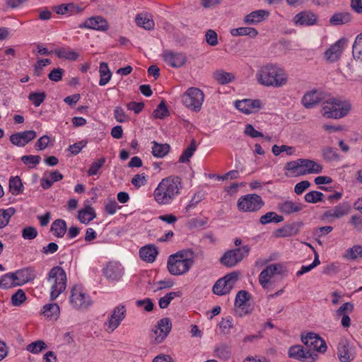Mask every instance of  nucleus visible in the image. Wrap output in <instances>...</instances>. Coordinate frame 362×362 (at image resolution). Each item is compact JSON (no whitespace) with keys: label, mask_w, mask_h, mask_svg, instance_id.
Segmentation results:
<instances>
[{"label":"nucleus","mask_w":362,"mask_h":362,"mask_svg":"<svg viewBox=\"0 0 362 362\" xmlns=\"http://www.w3.org/2000/svg\"><path fill=\"white\" fill-rule=\"evenodd\" d=\"M258 83L266 87L280 88L288 82V74L279 65L267 64L259 68L255 74Z\"/></svg>","instance_id":"nucleus-1"},{"label":"nucleus","mask_w":362,"mask_h":362,"mask_svg":"<svg viewBox=\"0 0 362 362\" xmlns=\"http://www.w3.org/2000/svg\"><path fill=\"white\" fill-rule=\"evenodd\" d=\"M181 178L170 176L163 179L153 192L155 201L160 205L170 204L180 193Z\"/></svg>","instance_id":"nucleus-2"},{"label":"nucleus","mask_w":362,"mask_h":362,"mask_svg":"<svg viewBox=\"0 0 362 362\" xmlns=\"http://www.w3.org/2000/svg\"><path fill=\"white\" fill-rule=\"evenodd\" d=\"M193 255V252L189 250H182L170 255L167 263L170 274L180 276L187 273L194 264Z\"/></svg>","instance_id":"nucleus-3"},{"label":"nucleus","mask_w":362,"mask_h":362,"mask_svg":"<svg viewBox=\"0 0 362 362\" xmlns=\"http://www.w3.org/2000/svg\"><path fill=\"white\" fill-rule=\"evenodd\" d=\"M351 109V105L349 102L331 98L322 102L321 114L327 119H338L346 116Z\"/></svg>","instance_id":"nucleus-4"},{"label":"nucleus","mask_w":362,"mask_h":362,"mask_svg":"<svg viewBox=\"0 0 362 362\" xmlns=\"http://www.w3.org/2000/svg\"><path fill=\"white\" fill-rule=\"evenodd\" d=\"M66 274L61 267H53L48 274L47 284L50 289V299L55 300L66 288Z\"/></svg>","instance_id":"nucleus-5"},{"label":"nucleus","mask_w":362,"mask_h":362,"mask_svg":"<svg viewBox=\"0 0 362 362\" xmlns=\"http://www.w3.org/2000/svg\"><path fill=\"white\" fill-rule=\"evenodd\" d=\"M285 169L296 176H303L308 174H318L322 170V166L315 160L299 158L286 163Z\"/></svg>","instance_id":"nucleus-6"},{"label":"nucleus","mask_w":362,"mask_h":362,"mask_svg":"<svg viewBox=\"0 0 362 362\" xmlns=\"http://www.w3.org/2000/svg\"><path fill=\"white\" fill-rule=\"evenodd\" d=\"M204 100L203 92L198 88L191 87L182 95L184 105L194 112H199Z\"/></svg>","instance_id":"nucleus-7"},{"label":"nucleus","mask_w":362,"mask_h":362,"mask_svg":"<svg viewBox=\"0 0 362 362\" xmlns=\"http://www.w3.org/2000/svg\"><path fill=\"white\" fill-rule=\"evenodd\" d=\"M250 250V247L248 245L228 250L223 255L220 261L222 264L232 267L242 261L243 259L249 254Z\"/></svg>","instance_id":"nucleus-8"},{"label":"nucleus","mask_w":362,"mask_h":362,"mask_svg":"<svg viewBox=\"0 0 362 362\" xmlns=\"http://www.w3.org/2000/svg\"><path fill=\"white\" fill-rule=\"evenodd\" d=\"M264 204L262 197L256 194L243 196L238 201L240 211L254 212L260 209Z\"/></svg>","instance_id":"nucleus-9"},{"label":"nucleus","mask_w":362,"mask_h":362,"mask_svg":"<svg viewBox=\"0 0 362 362\" xmlns=\"http://www.w3.org/2000/svg\"><path fill=\"white\" fill-rule=\"evenodd\" d=\"M238 273L233 272L216 281L213 286V292L218 296L229 293L238 280Z\"/></svg>","instance_id":"nucleus-10"},{"label":"nucleus","mask_w":362,"mask_h":362,"mask_svg":"<svg viewBox=\"0 0 362 362\" xmlns=\"http://www.w3.org/2000/svg\"><path fill=\"white\" fill-rule=\"evenodd\" d=\"M70 303L77 310L87 309L91 305L90 297L81 286H74L71 291Z\"/></svg>","instance_id":"nucleus-11"},{"label":"nucleus","mask_w":362,"mask_h":362,"mask_svg":"<svg viewBox=\"0 0 362 362\" xmlns=\"http://www.w3.org/2000/svg\"><path fill=\"white\" fill-rule=\"evenodd\" d=\"M303 343L310 351H316L324 353L327 350L325 341L317 334L309 332L305 336H301Z\"/></svg>","instance_id":"nucleus-12"},{"label":"nucleus","mask_w":362,"mask_h":362,"mask_svg":"<svg viewBox=\"0 0 362 362\" xmlns=\"http://www.w3.org/2000/svg\"><path fill=\"white\" fill-rule=\"evenodd\" d=\"M125 316L126 308L124 305H121L115 307L107 321L105 323L106 330L108 332H113L118 327L120 322L124 319Z\"/></svg>","instance_id":"nucleus-13"},{"label":"nucleus","mask_w":362,"mask_h":362,"mask_svg":"<svg viewBox=\"0 0 362 362\" xmlns=\"http://www.w3.org/2000/svg\"><path fill=\"white\" fill-rule=\"evenodd\" d=\"M172 328V323L169 318H163L158 322L156 329L153 330L151 339L156 344L161 343L168 335Z\"/></svg>","instance_id":"nucleus-14"},{"label":"nucleus","mask_w":362,"mask_h":362,"mask_svg":"<svg viewBox=\"0 0 362 362\" xmlns=\"http://www.w3.org/2000/svg\"><path fill=\"white\" fill-rule=\"evenodd\" d=\"M283 269V265L281 264H272L267 266L261 272L259 275V282L260 285L267 288L272 277L277 274H281Z\"/></svg>","instance_id":"nucleus-15"},{"label":"nucleus","mask_w":362,"mask_h":362,"mask_svg":"<svg viewBox=\"0 0 362 362\" xmlns=\"http://www.w3.org/2000/svg\"><path fill=\"white\" fill-rule=\"evenodd\" d=\"M337 355L341 362H351L355 357V352L349 341L342 339L337 346Z\"/></svg>","instance_id":"nucleus-16"},{"label":"nucleus","mask_w":362,"mask_h":362,"mask_svg":"<svg viewBox=\"0 0 362 362\" xmlns=\"http://www.w3.org/2000/svg\"><path fill=\"white\" fill-rule=\"evenodd\" d=\"M16 285L23 286L28 282L33 281L36 278V272L32 267H25L13 272Z\"/></svg>","instance_id":"nucleus-17"},{"label":"nucleus","mask_w":362,"mask_h":362,"mask_svg":"<svg viewBox=\"0 0 362 362\" xmlns=\"http://www.w3.org/2000/svg\"><path fill=\"white\" fill-rule=\"evenodd\" d=\"M36 132L33 130L24 131L11 134V142L17 146H25L36 137Z\"/></svg>","instance_id":"nucleus-18"},{"label":"nucleus","mask_w":362,"mask_h":362,"mask_svg":"<svg viewBox=\"0 0 362 362\" xmlns=\"http://www.w3.org/2000/svg\"><path fill=\"white\" fill-rule=\"evenodd\" d=\"M235 107L245 114H252L262 107V102L257 99H244L235 102Z\"/></svg>","instance_id":"nucleus-19"},{"label":"nucleus","mask_w":362,"mask_h":362,"mask_svg":"<svg viewBox=\"0 0 362 362\" xmlns=\"http://www.w3.org/2000/svg\"><path fill=\"white\" fill-rule=\"evenodd\" d=\"M346 42L345 38H341L326 50L325 53L326 59L329 62L337 61L342 54Z\"/></svg>","instance_id":"nucleus-20"},{"label":"nucleus","mask_w":362,"mask_h":362,"mask_svg":"<svg viewBox=\"0 0 362 362\" xmlns=\"http://www.w3.org/2000/svg\"><path fill=\"white\" fill-rule=\"evenodd\" d=\"M163 60L172 67L178 68L183 66L187 61L185 55L182 53L165 51L163 54Z\"/></svg>","instance_id":"nucleus-21"},{"label":"nucleus","mask_w":362,"mask_h":362,"mask_svg":"<svg viewBox=\"0 0 362 362\" xmlns=\"http://www.w3.org/2000/svg\"><path fill=\"white\" fill-rule=\"evenodd\" d=\"M80 28H89L100 31H105L108 28V23L105 19L100 16H93L87 19L78 26Z\"/></svg>","instance_id":"nucleus-22"},{"label":"nucleus","mask_w":362,"mask_h":362,"mask_svg":"<svg viewBox=\"0 0 362 362\" xmlns=\"http://www.w3.org/2000/svg\"><path fill=\"white\" fill-rule=\"evenodd\" d=\"M317 16L313 12L305 11L296 14L293 21L296 25H313L317 23Z\"/></svg>","instance_id":"nucleus-23"},{"label":"nucleus","mask_w":362,"mask_h":362,"mask_svg":"<svg viewBox=\"0 0 362 362\" xmlns=\"http://www.w3.org/2000/svg\"><path fill=\"white\" fill-rule=\"evenodd\" d=\"M288 356L291 358L298 359L299 361H305L308 358L315 359L313 352L310 350L305 349L300 345L291 346L288 350Z\"/></svg>","instance_id":"nucleus-24"},{"label":"nucleus","mask_w":362,"mask_h":362,"mask_svg":"<svg viewBox=\"0 0 362 362\" xmlns=\"http://www.w3.org/2000/svg\"><path fill=\"white\" fill-rule=\"evenodd\" d=\"M351 209V208L349 203L343 202L334 207L332 210L325 211L324 216L327 218H339L349 214Z\"/></svg>","instance_id":"nucleus-25"},{"label":"nucleus","mask_w":362,"mask_h":362,"mask_svg":"<svg viewBox=\"0 0 362 362\" xmlns=\"http://www.w3.org/2000/svg\"><path fill=\"white\" fill-rule=\"evenodd\" d=\"M298 223H292L286 224L282 228L276 230L274 232V236L276 238H286L296 235L300 230Z\"/></svg>","instance_id":"nucleus-26"},{"label":"nucleus","mask_w":362,"mask_h":362,"mask_svg":"<svg viewBox=\"0 0 362 362\" xmlns=\"http://www.w3.org/2000/svg\"><path fill=\"white\" fill-rule=\"evenodd\" d=\"M322 100V93L315 90L304 95L302 98V103L305 107L311 108L318 104Z\"/></svg>","instance_id":"nucleus-27"},{"label":"nucleus","mask_w":362,"mask_h":362,"mask_svg":"<svg viewBox=\"0 0 362 362\" xmlns=\"http://www.w3.org/2000/svg\"><path fill=\"white\" fill-rule=\"evenodd\" d=\"M269 15L266 10H257L245 16L244 21L246 24H256L263 21Z\"/></svg>","instance_id":"nucleus-28"},{"label":"nucleus","mask_w":362,"mask_h":362,"mask_svg":"<svg viewBox=\"0 0 362 362\" xmlns=\"http://www.w3.org/2000/svg\"><path fill=\"white\" fill-rule=\"evenodd\" d=\"M352 21V16L350 13L344 11L334 13L329 18L331 25H341L350 23Z\"/></svg>","instance_id":"nucleus-29"},{"label":"nucleus","mask_w":362,"mask_h":362,"mask_svg":"<svg viewBox=\"0 0 362 362\" xmlns=\"http://www.w3.org/2000/svg\"><path fill=\"white\" fill-rule=\"evenodd\" d=\"M103 274L109 279L118 280L122 276V269L117 263L110 262L104 268Z\"/></svg>","instance_id":"nucleus-30"},{"label":"nucleus","mask_w":362,"mask_h":362,"mask_svg":"<svg viewBox=\"0 0 362 362\" xmlns=\"http://www.w3.org/2000/svg\"><path fill=\"white\" fill-rule=\"evenodd\" d=\"M278 209L281 212L285 214H291L301 211L303 209V205L298 202L285 201L279 204Z\"/></svg>","instance_id":"nucleus-31"},{"label":"nucleus","mask_w":362,"mask_h":362,"mask_svg":"<svg viewBox=\"0 0 362 362\" xmlns=\"http://www.w3.org/2000/svg\"><path fill=\"white\" fill-rule=\"evenodd\" d=\"M158 250L153 245L142 247L139 250L140 257L145 262L152 263L155 261Z\"/></svg>","instance_id":"nucleus-32"},{"label":"nucleus","mask_w":362,"mask_h":362,"mask_svg":"<svg viewBox=\"0 0 362 362\" xmlns=\"http://www.w3.org/2000/svg\"><path fill=\"white\" fill-rule=\"evenodd\" d=\"M136 23L138 26L142 27L146 30H151L154 27V21L150 14L139 13L135 18Z\"/></svg>","instance_id":"nucleus-33"},{"label":"nucleus","mask_w":362,"mask_h":362,"mask_svg":"<svg viewBox=\"0 0 362 362\" xmlns=\"http://www.w3.org/2000/svg\"><path fill=\"white\" fill-rule=\"evenodd\" d=\"M96 217V213L93 208L90 206H86L84 209L78 211V218L84 224H88L90 221Z\"/></svg>","instance_id":"nucleus-34"},{"label":"nucleus","mask_w":362,"mask_h":362,"mask_svg":"<svg viewBox=\"0 0 362 362\" xmlns=\"http://www.w3.org/2000/svg\"><path fill=\"white\" fill-rule=\"evenodd\" d=\"M67 230L66 223L63 219L55 220L51 226L50 230L57 238H62L65 235Z\"/></svg>","instance_id":"nucleus-35"},{"label":"nucleus","mask_w":362,"mask_h":362,"mask_svg":"<svg viewBox=\"0 0 362 362\" xmlns=\"http://www.w3.org/2000/svg\"><path fill=\"white\" fill-rule=\"evenodd\" d=\"M52 52L54 53L58 58L71 61H76L78 57V53L69 48H59L54 49Z\"/></svg>","instance_id":"nucleus-36"},{"label":"nucleus","mask_w":362,"mask_h":362,"mask_svg":"<svg viewBox=\"0 0 362 362\" xmlns=\"http://www.w3.org/2000/svg\"><path fill=\"white\" fill-rule=\"evenodd\" d=\"M152 144V154L153 156L157 158H163L168 153L170 148L168 144H158L156 141H153Z\"/></svg>","instance_id":"nucleus-37"},{"label":"nucleus","mask_w":362,"mask_h":362,"mask_svg":"<svg viewBox=\"0 0 362 362\" xmlns=\"http://www.w3.org/2000/svg\"><path fill=\"white\" fill-rule=\"evenodd\" d=\"M42 313L47 318L56 320L60 314V309L57 303H49L44 305Z\"/></svg>","instance_id":"nucleus-38"},{"label":"nucleus","mask_w":362,"mask_h":362,"mask_svg":"<svg viewBox=\"0 0 362 362\" xmlns=\"http://www.w3.org/2000/svg\"><path fill=\"white\" fill-rule=\"evenodd\" d=\"M100 81L99 85L103 86L106 85L112 77V73L109 69L108 65L105 62H101L100 64Z\"/></svg>","instance_id":"nucleus-39"},{"label":"nucleus","mask_w":362,"mask_h":362,"mask_svg":"<svg viewBox=\"0 0 362 362\" xmlns=\"http://www.w3.org/2000/svg\"><path fill=\"white\" fill-rule=\"evenodd\" d=\"M284 221V217L281 215H278L276 213L273 211H269L262 216L259 218V222L262 225H266L267 223L274 222V223H281Z\"/></svg>","instance_id":"nucleus-40"},{"label":"nucleus","mask_w":362,"mask_h":362,"mask_svg":"<svg viewBox=\"0 0 362 362\" xmlns=\"http://www.w3.org/2000/svg\"><path fill=\"white\" fill-rule=\"evenodd\" d=\"M16 209L10 207L7 209H0V229L4 228L9 223L10 218L15 214Z\"/></svg>","instance_id":"nucleus-41"},{"label":"nucleus","mask_w":362,"mask_h":362,"mask_svg":"<svg viewBox=\"0 0 362 362\" xmlns=\"http://www.w3.org/2000/svg\"><path fill=\"white\" fill-rule=\"evenodd\" d=\"M362 257V246L359 245H354L349 248L343 255V257L348 260H355L358 257Z\"/></svg>","instance_id":"nucleus-42"},{"label":"nucleus","mask_w":362,"mask_h":362,"mask_svg":"<svg viewBox=\"0 0 362 362\" xmlns=\"http://www.w3.org/2000/svg\"><path fill=\"white\" fill-rule=\"evenodd\" d=\"M216 356L221 360L226 361L228 360L231 354L230 346L225 344H221L218 345L215 349Z\"/></svg>","instance_id":"nucleus-43"},{"label":"nucleus","mask_w":362,"mask_h":362,"mask_svg":"<svg viewBox=\"0 0 362 362\" xmlns=\"http://www.w3.org/2000/svg\"><path fill=\"white\" fill-rule=\"evenodd\" d=\"M196 149V141L194 139H192L189 146L182 152V155L180 156L179 162L182 163L188 162L189 158L193 156Z\"/></svg>","instance_id":"nucleus-44"},{"label":"nucleus","mask_w":362,"mask_h":362,"mask_svg":"<svg viewBox=\"0 0 362 362\" xmlns=\"http://www.w3.org/2000/svg\"><path fill=\"white\" fill-rule=\"evenodd\" d=\"M9 189L13 195H18L23 192V183L18 176L9 180Z\"/></svg>","instance_id":"nucleus-45"},{"label":"nucleus","mask_w":362,"mask_h":362,"mask_svg":"<svg viewBox=\"0 0 362 362\" xmlns=\"http://www.w3.org/2000/svg\"><path fill=\"white\" fill-rule=\"evenodd\" d=\"M16 280L13 272L7 273L3 275L0 279V288H9L13 286H17L16 284Z\"/></svg>","instance_id":"nucleus-46"},{"label":"nucleus","mask_w":362,"mask_h":362,"mask_svg":"<svg viewBox=\"0 0 362 362\" xmlns=\"http://www.w3.org/2000/svg\"><path fill=\"white\" fill-rule=\"evenodd\" d=\"M214 78L221 84H226L234 79V76L223 70L217 71L214 74Z\"/></svg>","instance_id":"nucleus-47"},{"label":"nucleus","mask_w":362,"mask_h":362,"mask_svg":"<svg viewBox=\"0 0 362 362\" xmlns=\"http://www.w3.org/2000/svg\"><path fill=\"white\" fill-rule=\"evenodd\" d=\"M182 296V293L180 291L177 292H170L168 293L165 296L161 297L159 299V306L160 308L164 309L168 308L170 302L176 297H180Z\"/></svg>","instance_id":"nucleus-48"},{"label":"nucleus","mask_w":362,"mask_h":362,"mask_svg":"<svg viewBox=\"0 0 362 362\" xmlns=\"http://www.w3.org/2000/svg\"><path fill=\"white\" fill-rule=\"evenodd\" d=\"M352 53L355 59L362 60V33L356 36L353 45Z\"/></svg>","instance_id":"nucleus-49"},{"label":"nucleus","mask_w":362,"mask_h":362,"mask_svg":"<svg viewBox=\"0 0 362 362\" xmlns=\"http://www.w3.org/2000/svg\"><path fill=\"white\" fill-rule=\"evenodd\" d=\"M47 345L42 340L33 341L26 346V350L32 354H37L47 349Z\"/></svg>","instance_id":"nucleus-50"},{"label":"nucleus","mask_w":362,"mask_h":362,"mask_svg":"<svg viewBox=\"0 0 362 362\" xmlns=\"http://www.w3.org/2000/svg\"><path fill=\"white\" fill-rule=\"evenodd\" d=\"M322 156L327 161L337 160L339 158L338 153L332 147L327 146L322 151Z\"/></svg>","instance_id":"nucleus-51"},{"label":"nucleus","mask_w":362,"mask_h":362,"mask_svg":"<svg viewBox=\"0 0 362 362\" xmlns=\"http://www.w3.org/2000/svg\"><path fill=\"white\" fill-rule=\"evenodd\" d=\"M204 199V194L202 192H198L194 194L189 204L185 207L186 212L194 209L197 205Z\"/></svg>","instance_id":"nucleus-52"},{"label":"nucleus","mask_w":362,"mask_h":362,"mask_svg":"<svg viewBox=\"0 0 362 362\" xmlns=\"http://www.w3.org/2000/svg\"><path fill=\"white\" fill-rule=\"evenodd\" d=\"M26 300V295L23 290L18 289L11 296V303L14 306L21 305Z\"/></svg>","instance_id":"nucleus-53"},{"label":"nucleus","mask_w":362,"mask_h":362,"mask_svg":"<svg viewBox=\"0 0 362 362\" xmlns=\"http://www.w3.org/2000/svg\"><path fill=\"white\" fill-rule=\"evenodd\" d=\"M169 111L167 108L165 102L162 100L157 106V108L153 111V116L156 118L163 119L169 115Z\"/></svg>","instance_id":"nucleus-54"},{"label":"nucleus","mask_w":362,"mask_h":362,"mask_svg":"<svg viewBox=\"0 0 362 362\" xmlns=\"http://www.w3.org/2000/svg\"><path fill=\"white\" fill-rule=\"evenodd\" d=\"M46 94L45 92H34L28 95L29 100H30L35 107L40 106L44 102Z\"/></svg>","instance_id":"nucleus-55"},{"label":"nucleus","mask_w":362,"mask_h":362,"mask_svg":"<svg viewBox=\"0 0 362 362\" xmlns=\"http://www.w3.org/2000/svg\"><path fill=\"white\" fill-rule=\"evenodd\" d=\"M324 194L318 191H311L305 194V200L308 203H317L321 202Z\"/></svg>","instance_id":"nucleus-56"},{"label":"nucleus","mask_w":362,"mask_h":362,"mask_svg":"<svg viewBox=\"0 0 362 362\" xmlns=\"http://www.w3.org/2000/svg\"><path fill=\"white\" fill-rule=\"evenodd\" d=\"M272 151L275 156H279L284 151H286L288 155H293L294 154L296 149L293 146H288L286 145H274L272 148Z\"/></svg>","instance_id":"nucleus-57"},{"label":"nucleus","mask_w":362,"mask_h":362,"mask_svg":"<svg viewBox=\"0 0 362 362\" xmlns=\"http://www.w3.org/2000/svg\"><path fill=\"white\" fill-rule=\"evenodd\" d=\"M250 296L246 291L241 290L238 292L235 300V306L240 307V305H245V303L250 300Z\"/></svg>","instance_id":"nucleus-58"},{"label":"nucleus","mask_w":362,"mask_h":362,"mask_svg":"<svg viewBox=\"0 0 362 362\" xmlns=\"http://www.w3.org/2000/svg\"><path fill=\"white\" fill-rule=\"evenodd\" d=\"M105 163V158H101L99 160L94 161L90 166L87 173L89 176L95 175L98 174L99 170Z\"/></svg>","instance_id":"nucleus-59"},{"label":"nucleus","mask_w":362,"mask_h":362,"mask_svg":"<svg viewBox=\"0 0 362 362\" xmlns=\"http://www.w3.org/2000/svg\"><path fill=\"white\" fill-rule=\"evenodd\" d=\"M114 117L119 123L126 122L129 119L123 108L119 106L116 107L114 110Z\"/></svg>","instance_id":"nucleus-60"},{"label":"nucleus","mask_w":362,"mask_h":362,"mask_svg":"<svg viewBox=\"0 0 362 362\" xmlns=\"http://www.w3.org/2000/svg\"><path fill=\"white\" fill-rule=\"evenodd\" d=\"M37 235V230L33 226H27L22 230V237L25 240H33Z\"/></svg>","instance_id":"nucleus-61"},{"label":"nucleus","mask_w":362,"mask_h":362,"mask_svg":"<svg viewBox=\"0 0 362 362\" xmlns=\"http://www.w3.org/2000/svg\"><path fill=\"white\" fill-rule=\"evenodd\" d=\"M206 42L211 46H216L218 45V35L214 30H208L205 35Z\"/></svg>","instance_id":"nucleus-62"},{"label":"nucleus","mask_w":362,"mask_h":362,"mask_svg":"<svg viewBox=\"0 0 362 362\" xmlns=\"http://www.w3.org/2000/svg\"><path fill=\"white\" fill-rule=\"evenodd\" d=\"M41 160V157L40 156H23L21 157V160L25 165H33L30 168L35 167L36 165L39 164Z\"/></svg>","instance_id":"nucleus-63"},{"label":"nucleus","mask_w":362,"mask_h":362,"mask_svg":"<svg viewBox=\"0 0 362 362\" xmlns=\"http://www.w3.org/2000/svg\"><path fill=\"white\" fill-rule=\"evenodd\" d=\"M233 327V325L232 319L230 318L223 319L220 322V329H221V332L225 334H228Z\"/></svg>","instance_id":"nucleus-64"}]
</instances>
